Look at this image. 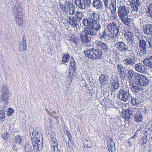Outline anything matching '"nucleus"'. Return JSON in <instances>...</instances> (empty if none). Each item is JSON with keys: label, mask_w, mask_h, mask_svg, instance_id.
Instances as JSON below:
<instances>
[{"label": "nucleus", "mask_w": 152, "mask_h": 152, "mask_svg": "<svg viewBox=\"0 0 152 152\" xmlns=\"http://www.w3.org/2000/svg\"><path fill=\"white\" fill-rule=\"evenodd\" d=\"M137 61V58L132 55L127 56L126 58L123 61V64L128 66H133Z\"/></svg>", "instance_id": "nucleus-8"}, {"label": "nucleus", "mask_w": 152, "mask_h": 152, "mask_svg": "<svg viewBox=\"0 0 152 152\" xmlns=\"http://www.w3.org/2000/svg\"><path fill=\"white\" fill-rule=\"evenodd\" d=\"M31 141H32V138H33L35 140V138L34 137V132H32V133L30 134Z\"/></svg>", "instance_id": "nucleus-60"}, {"label": "nucleus", "mask_w": 152, "mask_h": 152, "mask_svg": "<svg viewBox=\"0 0 152 152\" xmlns=\"http://www.w3.org/2000/svg\"><path fill=\"white\" fill-rule=\"evenodd\" d=\"M1 137L4 140H6L9 137V134L7 132H4L1 134Z\"/></svg>", "instance_id": "nucleus-43"}, {"label": "nucleus", "mask_w": 152, "mask_h": 152, "mask_svg": "<svg viewBox=\"0 0 152 152\" xmlns=\"http://www.w3.org/2000/svg\"><path fill=\"white\" fill-rule=\"evenodd\" d=\"M128 143L129 145V147H131L132 146V143L129 140H128Z\"/></svg>", "instance_id": "nucleus-63"}, {"label": "nucleus", "mask_w": 152, "mask_h": 152, "mask_svg": "<svg viewBox=\"0 0 152 152\" xmlns=\"http://www.w3.org/2000/svg\"><path fill=\"white\" fill-rule=\"evenodd\" d=\"M108 7L109 8V9L110 10L112 14L114 15V14L116 13V10L113 9V8H112L111 6H110L109 7Z\"/></svg>", "instance_id": "nucleus-49"}, {"label": "nucleus", "mask_w": 152, "mask_h": 152, "mask_svg": "<svg viewBox=\"0 0 152 152\" xmlns=\"http://www.w3.org/2000/svg\"><path fill=\"white\" fill-rule=\"evenodd\" d=\"M83 14L82 12L77 11L75 13L74 17L79 22H80L83 17Z\"/></svg>", "instance_id": "nucleus-27"}, {"label": "nucleus", "mask_w": 152, "mask_h": 152, "mask_svg": "<svg viewBox=\"0 0 152 152\" xmlns=\"http://www.w3.org/2000/svg\"><path fill=\"white\" fill-rule=\"evenodd\" d=\"M138 81L131 80L130 82V85L131 86V89L134 92L137 93L142 90V86L139 83Z\"/></svg>", "instance_id": "nucleus-11"}, {"label": "nucleus", "mask_w": 152, "mask_h": 152, "mask_svg": "<svg viewBox=\"0 0 152 152\" xmlns=\"http://www.w3.org/2000/svg\"><path fill=\"white\" fill-rule=\"evenodd\" d=\"M69 12L70 15H73L74 14L75 12L73 9H72L70 7H69Z\"/></svg>", "instance_id": "nucleus-55"}, {"label": "nucleus", "mask_w": 152, "mask_h": 152, "mask_svg": "<svg viewBox=\"0 0 152 152\" xmlns=\"http://www.w3.org/2000/svg\"><path fill=\"white\" fill-rule=\"evenodd\" d=\"M107 29H105L104 30V39H107L108 37H107Z\"/></svg>", "instance_id": "nucleus-58"}, {"label": "nucleus", "mask_w": 152, "mask_h": 152, "mask_svg": "<svg viewBox=\"0 0 152 152\" xmlns=\"http://www.w3.org/2000/svg\"><path fill=\"white\" fill-rule=\"evenodd\" d=\"M99 80L101 85L104 86L108 83V76L107 75L102 74L99 76Z\"/></svg>", "instance_id": "nucleus-19"}, {"label": "nucleus", "mask_w": 152, "mask_h": 152, "mask_svg": "<svg viewBox=\"0 0 152 152\" xmlns=\"http://www.w3.org/2000/svg\"><path fill=\"white\" fill-rule=\"evenodd\" d=\"M50 150L52 152H60L58 149L57 145L51 146Z\"/></svg>", "instance_id": "nucleus-41"}, {"label": "nucleus", "mask_w": 152, "mask_h": 152, "mask_svg": "<svg viewBox=\"0 0 152 152\" xmlns=\"http://www.w3.org/2000/svg\"><path fill=\"white\" fill-rule=\"evenodd\" d=\"M92 6L99 11L104 8V3L102 0H93L91 3Z\"/></svg>", "instance_id": "nucleus-14"}, {"label": "nucleus", "mask_w": 152, "mask_h": 152, "mask_svg": "<svg viewBox=\"0 0 152 152\" xmlns=\"http://www.w3.org/2000/svg\"><path fill=\"white\" fill-rule=\"evenodd\" d=\"M99 15L94 12L90 13L88 16L84 18L82 23L84 26H90L86 28L88 29L98 31L100 27V24L99 22Z\"/></svg>", "instance_id": "nucleus-2"}, {"label": "nucleus", "mask_w": 152, "mask_h": 152, "mask_svg": "<svg viewBox=\"0 0 152 152\" xmlns=\"http://www.w3.org/2000/svg\"><path fill=\"white\" fill-rule=\"evenodd\" d=\"M141 77L140 80H138V82H139V83L141 86H145L148 85L150 82L149 79L150 78H148L143 75Z\"/></svg>", "instance_id": "nucleus-21"}, {"label": "nucleus", "mask_w": 152, "mask_h": 152, "mask_svg": "<svg viewBox=\"0 0 152 152\" xmlns=\"http://www.w3.org/2000/svg\"><path fill=\"white\" fill-rule=\"evenodd\" d=\"M118 95L119 98L124 102L130 101L132 97L129 91L124 89H121L119 91Z\"/></svg>", "instance_id": "nucleus-5"}, {"label": "nucleus", "mask_w": 152, "mask_h": 152, "mask_svg": "<svg viewBox=\"0 0 152 152\" xmlns=\"http://www.w3.org/2000/svg\"><path fill=\"white\" fill-rule=\"evenodd\" d=\"M109 152H115V145L111 144L107 146Z\"/></svg>", "instance_id": "nucleus-38"}, {"label": "nucleus", "mask_w": 152, "mask_h": 152, "mask_svg": "<svg viewBox=\"0 0 152 152\" xmlns=\"http://www.w3.org/2000/svg\"><path fill=\"white\" fill-rule=\"evenodd\" d=\"M56 113L55 111H53L51 113H50L49 115H50L53 118H54L56 120H57L58 118V116L56 115Z\"/></svg>", "instance_id": "nucleus-46"}, {"label": "nucleus", "mask_w": 152, "mask_h": 152, "mask_svg": "<svg viewBox=\"0 0 152 152\" xmlns=\"http://www.w3.org/2000/svg\"><path fill=\"white\" fill-rule=\"evenodd\" d=\"M6 111L4 110H0V120L2 121H3L5 118V114L4 112Z\"/></svg>", "instance_id": "nucleus-36"}, {"label": "nucleus", "mask_w": 152, "mask_h": 152, "mask_svg": "<svg viewBox=\"0 0 152 152\" xmlns=\"http://www.w3.org/2000/svg\"><path fill=\"white\" fill-rule=\"evenodd\" d=\"M84 1L87 7L90 5L91 3V0H84Z\"/></svg>", "instance_id": "nucleus-57"}, {"label": "nucleus", "mask_w": 152, "mask_h": 152, "mask_svg": "<svg viewBox=\"0 0 152 152\" xmlns=\"http://www.w3.org/2000/svg\"><path fill=\"white\" fill-rule=\"evenodd\" d=\"M104 5L106 9H107L108 8V4H109V0H103Z\"/></svg>", "instance_id": "nucleus-47"}, {"label": "nucleus", "mask_w": 152, "mask_h": 152, "mask_svg": "<svg viewBox=\"0 0 152 152\" xmlns=\"http://www.w3.org/2000/svg\"><path fill=\"white\" fill-rule=\"evenodd\" d=\"M142 75H141L137 72H136L134 75V78H133V79H135V81H138V80H140L142 77L141 76H142Z\"/></svg>", "instance_id": "nucleus-37"}, {"label": "nucleus", "mask_w": 152, "mask_h": 152, "mask_svg": "<svg viewBox=\"0 0 152 152\" xmlns=\"http://www.w3.org/2000/svg\"><path fill=\"white\" fill-rule=\"evenodd\" d=\"M119 86V84L118 80H113L111 88L113 91H115L118 89Z\"/></svg>", "instance_id": "nucleus-28"}, {"label": "nucleus", "mask_w": 152, "mask_h": 152, "mask_svg": "<svg viewBox=\"0 0 152 152\" xmlns=\"http://www.w3.org/2000/svg\"><path fill=\"white\" fill-rule=\"evenodd\" d=\"M134 68L136 71L140 73L145 74L147 72V68L141 63L135 64Z\"/></svg>", "instance_id": "nucleus-15"}, {"label": "nucleus", "mask_w": 152, "mask_h": 152, "mask_svg": "<svg viewBox=\"0 0 152 152\" xmlns=\"http://www.w3.org/2000/svg\"><path fill=\"white\" fill-rule=\"evenodd\" d=\"M132 12H137L138 11V7L140 6V2L139 0H132L130 3Z\"/></svg>", "instance_id": "nucleus-18"}, {"label": "nucleus", "mask_w": 152, "mask_h": 152, "mask_svg": "<svg viewBox=\"0 0 152 152\" xmlns=\"http://www.w3.org/2000/svg\"><path fill=\"white\" fill-rule=\"evenodd\" d=\"M132 110L131 111L127 109L123 114V117L126 120H129L132 115Z\"/></svg>", "instance_id": "nucleus-26"}, {"label": "nucleus", "mask_w": 152, "mask_h": 152, "mask_svg": "<svg viewBox=\"0 0 152 152\" xmlns=\"http://www.w3.org/2000/svg\"><path fill=\"white\" fill-rule=\"evenodd\" d=\"M38 129V128H37ZM41 133L40 132H38V130L36 128L35 129V136L36 137V139L37 140V141H38V140H39L40 139L39 138H40L41 139H42V138L41 137ZM42 140V139L41 140Z\"/></svg>", "instance_id": "nucleus-39"}, {"label": "nucleus", "mask_w": 152, "mask_h": 152, "mask_svg": "<svg viewBox=\"0 0 152 152\" xmlns=\"http://www.w3.org/2000/svg\"><path fill=\"white\" fill-rule=\"evenodd\" d=\"M101 28V26H100V28L99 29L98 31H97L96 36L98 35V37L100 39H104V30L101 31L100 29Z\"/></svg>", "instance_id": "nucleus-29"}, {"label": "nucleus", "mask_w": 152, "mask_h": 152, "mask_svg": "<svg viewBox=\"0 0 152 152\" xmlns=\"http://www.w3.org/2000/svg\"><path fill=\"white\" fill-rule=\"evenodd\" d=\"M110 28H111L114 37H116L120 34V32L119 28L118 27L116 26V24L115 23H111L110 26Z\"/></svg>", "instance_id": "nucleus-17"}, {"label": "nucleus", "mask_w": 152, "mask_h": 152, "mask_svg": "<svg viewBox=\"0 0 152 152\" xmlns=\"http://www.w3.org/2000/svg\"><path fill=\"white\" fill-rule=\"evenodd\" d=\"M69 58L70 56L69 55L65 54L62 57V63H66L69 61Z\"/></svg>", "instance_id": "nucleus-32"}, {"label": "nucleus", "mask_w": 152, "mask_h": 152, "mask_svg": "<svg viewBox=\"0 0 152 152\" xmlns=\"http://www.w3.org/2000/svg\"><path fill=\"white\" fill-rule=\"evenodd\" d=\"M143 31L144 34L147 35L152 34V24H145L144 26Z\"/></svg>", "instance_id": "nucleus-23"}, {"label": "nucleus", "mask_w": 152, "mask_h": 152, "mask_svg": "<svg viewBox=\"0 0 152 152\" xmlns=\"http://www.w3.org/2000/svg\"><path fill=\"white\" fill-rule=\"evenodd\" d=\"M9 92L7 88H2L1 100L5 104L8 103L9 99Z\"/></svg>", "instance_id": "nucleus-9"}, {"label": "nucleus", "mask_w": 152, "mask_h": 152, "mask_svg": "<svg viewBox=\"0 0 152 152\" xmlns=\"http://www.w3.org/2000/svg\"><path fill=\"white\" fill-rule=\"evenodd\" d=\"M67 21L69 23V24L73 27H76L77 24V20L74 16V17H67L66 18Z\"/></svg>", "instance_id": "nucleus-24"}, {"label": "nucleus", "mask_w": 152, "mask_h": 152, "mask_svg": "<svg viewBox=\"0 0 152 152\" xmlns=\"http://www.w3.org/2000/svg\"><path fill=\"white\" fill-rule=\"evenodd\" d=\"M142 62L145 66L152 69V55L150 56L149 58L143 60Z\"/></svg>", "instance_id": "nucleus-25"}, {"label": "nucleus", "mask_w": 152, "mask_h": 152, "mask_svg": "<svg viewBox=\"0 0 152 152\" xmlns=\"http://www.w3.org/2000/svg\"><path fill=\"white\" fill-rule=\"evenodd\" d=\"M133 35H130V42L131 46H130V47H131V48L132 49V48H134L136 45L134 41V39H133Z\"/></svg>", "instance_id": "nucleus-34"}, {"label": "nucleus", "mask_w": 152, "mask_h": 152, "mask_svg": "<svg viewBox=\"0 0 152 152\" xmlns=\"http://www.w3.org/2000/svg\"><path fill=\"white\" fill-rule=\"evenodd\" d=\"M76 38H74L73 39L72 37H71L70 39V40L72 41L73 43L75 44H76L78 42V40L76 39Z\"/></svg>", "instance_id": "nucleus-56"}, {"label": "nucleus", "mask_w": 152, "mask_h": 152, "mask_svg": "<svg viewBox=\"0 0 152 152\" xmlns=\"http://www.w3.org/2000/svg\"><path fill=\"white\" fill-rule=\"evenodd\" d=\"M117 68L120 77L122 79H124L126 74L124 72V68L121 64H119L117 65Z\"/></svg>", "instance_id": "nucleus-20"}, {"label": "nucleus", "mask_w": 152, "mask_h": 152, "mask_svg": "<svg viewBox=\"0 0 152 152\" xmlns=\"http://www.w3.org/2000/svg\"><path fill=\"white\" fill-rule=\"evenodd\" d=\"M22 44H26V37L24 35H23L22 39Z\"/></svg>", "instance_id": "nucleus-53"}, {"label": "nucleus", "mask_w": 152, "mask_h": 152, "mask_svg": "<svg viewBox=\"0 0 152 152\" xmlns=\"http://www.w3.org/2000/svg\"><path fill=\"white\" fill-rule=\"evenodd\" d=\"M66 134L68 136V137H69V139H70V138H69V136H70L71 137V135L70 134V133L69 132H66Z\"/></svg>", "instance_id": "nucleus-64"}, {"label": "nucleus", "mask_w": 152, "mask_h": 152, "mask_svg": "<svg viewBox=\"0 0 152 152\" xmlns=\"http://www.w3.org/2000/svg\"><path fill=\"white\" fill-rule=\"evenodd\" d=\"M128 77L130 78L131 79H133L136 72H135L133 70H128Z\"/></svg>", "instance_id": "nucleus-35"}, {"label": "nucleus", "mask_w": 152, "mask_h": 152, "mask_svg": "<svg viewBox=\"0 0 152 152\" xmlns=\"http://www.w3.org/2000/svg\"><path fill=\"white\" fill-rule=\"evenodd\" d=\"M140 130H137L136 131L135 133V134H134V136L132 137V138H134L135 137H138V135L139 133H140Z\"/></svg>", "instance_id": "nucleus-54"}, {"label": "nucleus", "mask_w": 152, "mask_h": 152, "mask_svg": "<svg viewBox=\"0 0 152 152\" xmlns=\"http://www.w3.org/2000/svg\"><path fill=\"white\" fill-rule=\"evenodd\" d=\"M112 144L115 145L114 142L113 141V140L112 139H109L107 140V146L109 145Z\"/></svg>", "instance_id": "nucleus-48"}, {"label": "nucleus", "mask_w": 152, "mask_h": 152, "mask_svg": "<svg viewBox=\"0 0 152 152\" xmlns=\"http://www.w3.org/2000/svg\"><path fill=\"white\" fill-rule=\"evenodd\" d=\"M139 54L142 56H144L147 53L146 49L147 45L145 40L143 39V37L139 38Z\"/></svg>", "instance_id": "nucleus-7"}, {"label": "nucleus", "mask_w": 152, "mask_h": 152, "mask_svg": "<svg viewBox=\"0 0 152 152\" xmlns=\"http://www.w3.org/2000/svg\"><path fill=\"white\" fill-rule=\"evenodd\" d=\"M145 128L147 132H152V121L149 122L146 125Z\"/></svg>", "instance_id": "nucleus-31"}, {"label": "nucleus", "mask_w": 152, "mask_h": 152, "mask_svg": "<svg viewBox=\"0 0 152 152\" xmlns=\"http://www.w3.org/2000/svg\"><path fill=\"white\" fill-rule=\"evenodd\" d=\"M132 114L134 117V120L137 123H140L143 120V117L142 114L139 113L138 108L132 109Z\"/></svg>", "instance_id": "nucleus-13"}, {"label": "nucleus", "mask_w": 152, "mask_h": 152, "mask_svg": "<svg viewBox=\"0 0 152 152\" xmlns=\"http://www.w3.org/2000/svg\"><path fill=\"white\" fill-rule=\"evenodd\" d=\"M120 19L124 25L128 27L133 26L134 24L133 19L129 18L128 15Z\"/></svg>", "instance_id": "nucleus-16"}, {"label": "nucleus", "mask_w": 152, "mask_h": 152, "mask_svg": "<svg viewBox=\"0 0 152 152\" xmlns=\"http://www.w3.org/2000/svg\"><path fill=\"white\" fill-rule=\"evenodd\" d=\"M115 46L118 50L121 52L132 51V49L128 43H124L122 42H118L115 44Z\"/></svg>", "instance_id": "nucleus-6"}, {"label": "nucleus", "mask_w": 152, "mask_h": 152, "mask_svg": "<svg viewBox=\"0 0 152 152\" xmlns=\"http://www.w3.org/2000/svg\"><path fill=\"white\" fill-rule=\"evenodd\" d=\"M76 63L73 58V57L71 58L70 60V65L74 71L76 70Z\"/></svg>", "instance_id": "nucleus-33"}, {"label": "nucleus", "mask_w": 152, "mask_h": 152, "mask_svg": "<svg viewBox=\"0 0 152 152\" xmlns=\"http://www.w3.org/2000/svg\"><path fill=\"white\" fill-rule=\"evenodd\" d=\"M111 6H116V0H112L111 2Z\"/></svg>", "instance_id": "nucleus-59"}, {"label": "nucleus", "mask_w": 152, "mask_h": 152, "mask_svg": "<svg viewBox=\"0 0 152 152\" xmlns=\"http://www.w3.org/2000/svg\"><path fill=\"white\" fill-rule=\"evenodd\" d=\"M98 31L90 30L85 27L83 31L80 34V37L81 42L83 43H88L91 39V36H96Z\"/></svg>", "instance_id": "nucleus-3"}, {"label": "nucleus", "mask_w": 152, "mask_h": 152, "mask_svg": "<svg viewBox=\"0 0 152 152\" xmlns=\"http://www.w3.org/2000/svg\"><path fill=\"white\" fill-rule=\"evenodd\" d=\"M118 12L120 18L126 17L129 13L128 8L125 6H120L118 7Z\"/></svg>", "instance_id": "nucleus-10"}, {"label": "nucleus", "mask_w": 152, "mask_h": 152, "mask_svg": "<svg viewBox=\"0 0 152 152\" xmlns=\"http://www.w3.org/2000/svg\"><path fill=\"white\" fill-rule=\"evenodd\" d=\"M15 142L17 143L20 144L21 142V138L20 136L17 135L15 136Z\"/></svg>", "instance_id": "nucleus-44"}, {"label": "nucleus", "mask_w": 152, "mask_h": 152, "mask_svg": "<svg viewBox=\"0 0 152 152\" xmlns=\"http://www.w3.org/2000/svg\"><path fill=\"white\" fill-rule=\"evenodd\" d=\"M23 50L27 51V44H23Z\"/></svg>", "instance_id": "nucleus-62"}, {"label": "nucleus", "mask_w": 152, "mask_h": 152, "mask_svg": "<svg viewBox=\"0 0 152 152\" xmlns=\"http://www.w3.org/2000/svg\"><path fill=\"white\" fill-rule=\"evenodd\" d=\"M75 2L76 6L80 9H84L87 7L84 0H75Z\"/></svg>", "instance_id": "nucleus-22"}, {"label": "nucleus", "mask_w": 152, "mask_h": 152, "mask_svg": "<svg viewBox=\"0 0 152 152\" xmlns=\"http://www.w3.org/2000/svg\"><path fill=\"white\" fill-rule=\"evenodd\" d=\"M107 31V35L108 38L111 37L113 38L114 37L113 35V34L112 32H111V30L110 28V26L108 27V29H106Z\"/></svg>", "instance_id": "nucleus-40"}, {"label": "nucleus", "mask_w": 152, "mask_h": 152, "mask_svg": "<svg viewBox=\"0 0 152 152\" xmlns=\"http://www.w3.org/2000/svg\"><path fill=\"white\" fill-rule=\"evenodd\" d=\"M13 110L10 108H9L7 111V115L8 116H10L12 115V114L14 113Z\"/></svg>", "instance_id": "nucleus-45"}, {"label": "nucleus", "mask_w": 152, "mask_h": 152, "mask_svg": "<svg viewBox=\"0 0 152 152\" xmlns=\"http://www.w3.org/2000/svg\"><path fill=\"white\" fill-rule=\"evenodd\" d=\"M32 143L33 145V148L35 152H38L41 151L43 147L42 140L41 141L40 139L38 141L36 142L34 139L32 138Z\"/></svg>", "instance_id": "nucleus-12"}, {"label": "nucleus", "mask_w": 152, "mask_h": 152, "mask_svg": "<svg viewBox=\"0 0 152 152\" xmlns=\"http://www.w3.org/2000/svg\"><path fill=\"white\" fill-rule=\"evenodd\" d=\"M135 36H136V37H138V39L139 40V38H141V37H142V36L141 37H140V34L139 33V32H136V33H135Z\"/></svg>", "instance_id": "nucleus-61"}, {"label": "nucleus", "mask_w": 152, "mask_h": 152, "mask_svg": "<svg viewBox=\"0 0 152 152\" xmlns=\"http://www.w3.org/2000/svg\"><path fill=\"white\" fill-rule=\"evenodd\" d=\"M12 10L16 24L20 26V24L23 23V14L21 12L22 6L19 3L16 2L12 8Z\"/></svg>", "instance_id": "nucleus-4"}, {"label": "nucleus", "mask_w": 152, "mask_h": 152, "mask_svg": "<svg viewBox=\"0 0 152 152\" xmlns=\"http://www.w3.org/2000/svg\"><path fill=\"white\" fill-rule=\"evenodd\" d=\"M96 43L98 45L99 49H95L92 48L85 50L84 53L86 57L93 60L102 58L103 53L102 50H100V49L106 51L108 47L107 43L100 41H97L96 42Z\"/></svg>", "instance_id": "nucleus-1"}, {"label": "nucleus", "mask_w": 152, "mask_h": 152, "mask_svg": "<svg viewBox=\"0 0 152 152\" xmlns=\"http://www.w3.org/2000/svg\"><path fill=\"white\" fill-rule=\"evenodd\" d=\"M51 140L54 145H58V143L54 137L52 138Z\"/></svg>", "instance_id": "nucleus-50"}, {"label": "nucleus", "mask_w": 152, "mask_h": 152, "mask_svg": "<svg viewBox=\"0 0 152 152\" xmlns=\"http://www.w3.org/2000/svg\"><path fill=\"white\" fill-rule=\"evenodd\" d=\"M25 151L27 152H32V150L31 149L30 147L28 144L26 143L25 146Z\"/></svg>", "instance_id": "nucleus-42"}, {"label": "nucleus", "mask_w": 152, "mask_h": 152, "mask_svg": "<svg viewBox=\"0 0 152 152\" xmlns=\"http://www.w3.org/2000/svg\"><path fill=\"white\" fill-rule=\"evenodd\" d=\"M142 142L143 144H145L147 142L148 140V138L147 137L145 136L143 137L142 139Z\"/></svg>", "instance_id": "nucleus-51"}, {"label": "nucleus", "mask_w": 152, "mask_h": 152, "mask_svg": "<svg viewBox=\"0 0 152 152\" xmlns=\"http://www.w3.org/2000/svg\"><path fill=\"white\" fill-rule=\"evenodd\" d=\"M131 102L133 105L138 106L140 103V99L131 97Z\"/></svg>", "instance_id": "nucleus-30"}, {"label": "nucleus", "mask_w": 152, "mask_h": 152, "mask_svg": "<svg viewBox=\"0 0 152 152\" xmlns=\"http://www.w3.org/2000/svg\"><path fill=\"white\" fill-rule=\"evenodd\" d=\"M60 6L61 9L64 11L66 12V10H67V8L66 7L65 5H61Z\"/></svg>", "instance_id": "nucleus-52"}]
</instances>
